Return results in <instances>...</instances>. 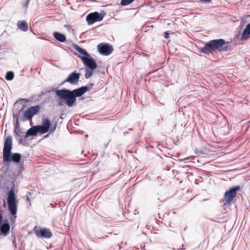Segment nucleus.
<instances>
[{"label":"nucleus","instance_id":"nucleus-32","mask_svg":"<svg viewBox=\"0 0 250 250\" xmlns=\"http://www.w3.org/2000/svg\"><path fill=\"white\" fill-rule=\"evenodd\" d=\"M48 136V134L46 135V136H45V138L47 137Z\"/></svg>","mask_w":250,"mask_h":250},{"label":"nucleus","instance_id":"nucleus-22","mask_svg":"<svg viewBox=\"0 0 250 250\" xmlns=\"http://www.w3.org/2000/svg\"><path fill=\"white\" fill-rule=\"evenodd\" d=\"M134 0H122L121 2V4L122 5L125 6L128 4H129L132 2H133Z\"/></svg>","mask_w":250,"mask_h":250},{"label":"nucleus","instance_id":"nucleus-1","mask_svg":"<svg viewBox=\"0 0 250 250\" xmlns=\"http://www.w3.org/2000/svg\"><path fill=\"white\" fill-rule=\"evenodd\" d=\"M88 87L87 86H82L73 90L66 88L59 90L53 88L47 91V92H55L56 95L60 99L64 100L65 104L70 107L76 104V97L82 96L88 90Z\"/></svg>","mask_w":250,"mask_h":250},{"label":"nucleus","instance_id":"nucleus-23","mask_svg":"<svg viewBox=\"0 0 250 250\" xmlns=\"http://www.w3.org/2000/svg\"><path fill=\"white\" fill-rule=\"evenodd\" d=\"M30 0H25L22 2V7L25 9H27Z\"/></svg>","mask_w":250,"mask_h":250},{"label":"nucleus","instance_id":"nucleus-27","mask_svg":"<svg viewBox=\"0 0 250 250\" xmlns=\"http://www.w3.org/2000/svg\"><path fill=\"white\" fill-rule=\"evenodd\" d=\"M24 167H23V166L22 164H20V170L21 171H22Z\"/></svg>","mask_w":250,"mask_h":250},{"label":"nucleus","instance_id":"nucleus-7","mask_svg":"<svg viewBox=\"0 0 250 250\" xmlns=\"http://www.w3.org/2000/svg\"><path fill=\"white\" fill-rule=\"evenodd\" d=\"M240 188L239 186H234L229 188V189L225 192L224 194V200L227 204H229L235 197L237 191Z\"/></svg>","mask_w":250,"mask_h":250},{"label":"nucleus","instance_id":"nucleus-33","mask_svg":"<svg viewBox=\"0 0 250 250\" xmlns=\"http://www.w3.org/2000/svg\"><path fill=\"white\" fill-rule=\"evenodd\" d=\"M62 104L61 103H59V105H61Z\"/></svg>","mask_w":250,"mask_h":250},{"label":"nucleus","instance_id":"nucleus-26","mask_svg":"<svg viewBox=\"0 0 250 250\" xmlns=\"http://www.w3.org/2000/svg\"><path fill=\"white\" fill-rule=\"evenodd\" d=\"M12 243L14 245V247L16 248L17 247V243H16V240L15 236H14V239L12 241Z\"/></svg>","mask_w":250,"mask_h":250},{"label":"nucleus","instance_id":"nucleus-10","mask_svg":"<svg viewBox=\"0 0 250 250\" xmlns=\"http://www.w3.org/2000/svg\"><path fill=\"white\" fill-rule=\"evenodd\" d=\"M99 52L104 55H109L110 54L113 49L111 45L108 43H102L99 44L98 46Z\"/></svg>","mask_w":250,"mask_h":250},{"label":"nucleus","instance_id":"nucleus-14","mask_svg":"<svg viewBox=\"0 0 250 250\" xmlns=\"http://www.w3.org/2000/svg\"><path fill=\"white\" fill-rule=\"evenodd\" d=\"M18 27L21 30L25 32L28 30V23L25 21H19L17 23Z\"/></svg>","mask_w":250,"mask_h":250},{"label":"nucleus","instance_id":"nucleus-30","mask_svg":"<svg viewBox=\"0 0 250 250\" xmlns=\"http://www.w3.org/2000/svg\"><path fill=\"white\" fill-rule=\"evenodd\" d=\"M93 85V84H92V83H90V84H89L90 87H92Z\"/></svg>","mask_w":250,"mask_h":250},{"label":"nucleus","instance_id":"nucleus-8","mask_svg":"<svg viewBox=\"0 0 250 250\" xmlns=\"http://www.w3.org/2000/svg\"><path fill=\"white\" fill-rule=\"evenodd\" d=\"M104 15L99 13L98 12L91 13L87 15L86 20L89 25H91L97 21L103 20Z\"/></svg>","mask_w":250,"mask_h":250},{"label":"nucleus","instance_id":"nucleus-11","mask_svg":"<svg viewBox=\"0 0 250 250\" xmlns=\"http://www.w3.org/2000/svg\"><path fill=\"white\" fill-rule=\"evenodd\" d=\"M36 126L38 130V132L42 134L48 131L50 126V122L48 119L44 118L42 119V125Z\"/></svg>","mask_w":250,"mask_h":250},{"label":"nucleus","instance_id":"nucleus-4","mask_svg":"<svg viewBox=\"0 0 250 250\" xmlns=\"http://www.w3.org/2000/svg\"><path fill=\"white\" fill-rule=\"evenodd\" d=\"M8 210L11 213L10 220L11 224H14L17 218V205L15 191L13 188H12L8 193L7 199ZM13 225V224H12Z\"/></svg>","mask_w":250,"mask_h":250},{"label":"nucleus","instance_id":"nucleus-12","mask_svg":"<svg viewBox=\"0 0 250 250\" xmlns=\"http://www.w3.org/2000/svg\"><path fill=\"white\" fill-rule=\"evenodd\" d=\"M80 75V73L74 71L68 76L67 79L62 83V84L65 83H69L72 84H76L79 81Z\"/></svg>","mask_w":250,"mask_h":250},{"label":"nucleus","instance_id":"nucleus-5","mask_svg":"<svg viewBox=\"0 0 250 250\" xmlns=\"http://www.w3.org/2000/svg\"><path fill=\"white\" fill-rule=\"evenodd\" d=\"M40 110L39 105L33 106L29 107L23 112L22 118H21L20 120L22 122L29 120L37 114Z\"/></svg>","mask_w":250,"mask_h":250},{"label":"nucleus","instance_id":"nucleus-3","mask_svg":"<svg viewBox=\"0 0 250 250\" xmlns=\"http://www.w3.org/2000/svg\"><path fill=\"white\" fill-rule=\"evenodd\" d=\"M12 137L11 136H7L4 140V146L3 149V161L5 162H13L15 163H19L21 159V155L18 153H12Z\"/></svg>","mask_w":250,"mask_h":250},{"label":"nucleus","instance_id":"nucleus-16","mask_svg":"<svg viewBox=\"0 0 250 250\" xmlns=\"http://www.w3.org/2000/svg\"><path fill=\"white\" fill-rule=\"evenodd\" d=\"M21 111H19L18 113L16 114L15 115H14V118H15L16 120V123L14 124V126H15V129H16L17 128H20L19 127L20 124H19V121L20 120L21 118H22V116H21Z\"/></svg>","mask_w":250,"mask_h":250},{"label":"nucleus","instance_id":"nucleus-2","mask_svg":"<svg viewBox=\"0 0 250 250\" xmlns=\"http://www.w3.org/2000/svg\"><path fill=\"white\" fill-rule=\"evenodd\" d=\"M230 48L228 42L224 39H216L207 42L203 47L200 49L199 52L208 55L216 51H228Z\"/></svg>","mask_w":250,"mask_h":250},{"label":"nucleus","instance_id":"nucleus-31","mask_svg":"<svg viewBox=\"0 0 250 250\" xmlns=\"http://www.w3.org/2000/svg\"><path fill=\"white\" fill-rule=\"evenodd\" d=\"M55 128H56V125H55V126H54V128H53V129H52V131H53L55 129Z\"/></svg>","mask_w":250,"mask_h":250},{"label":"nucleus","instance_id":"nucleus-29","mask_svg":"<svg viewBox=\"0 0 250 250\" xmlns=\"http://www.w3.org/2000/svg\"><path fill=\"white\" fill-rule=\"evenodd\" d=\"M22 141V139H20L19 140V143L21 144V143Z\"/></svg>","mask_w":250,"mask_h":250},{"label":"nucleus","instance_id":"nucleus-20","mask_svg":"<svg viewBox=\"0 0 250 250\" xmlns=\"http://www.w3.org/2000/svg\"><path fill=\"white\" fill-rule=\"evenodd\" d=\"M14 77V73L12 71H8L6 73L5 79L8 81H11Z\"/></svg>","mask_w":250,"mask_h":250},{"label":"nucleus","instance_id":"nucleus-24","mask_svg":"<svg viewBox=\"0 0 250 250\" xmlns=\"http://www.w3.org/2000/svg\"><path fill=\"white\" fill-rule=\"evenodd\" d=\"M201 3H208L211 2V0H199Z\"/></svg>","mask_w":250,"mask_h":250},{"label":"nucleus","instance_id":"nucleus-13","mask_svg":"<svg viewBox=\"0 0 250 250\" xmlns=\"http://www.w3.org/2000/svg\"><path fill=\"white\" fill-rule=\"evenodd\" d=\"M38 130L36 127V126H33L30 128L26 132L25 136H24V139L28 138L30 136H35L37 135L38 133Z\"/></svg>","mask_w":250,"mask_h":250},{"label":"nucleus","instance_id":"nucleus-9","mask_svg":"<svg viewBox=\"0 0 250 250\" xmlns=\"http://www.w3.org/2000/svg\"><path fill=\"white\" fill-rule=\"evenodd\" d=\"M81 58L84 65L87 66L86 68L95 69L97 67V64L95 60L89 55L88 56H79Z\"/></svg>","mask_w":250,"mask_h":250},{"label":"nucleus","instance_id":"nucleus-6","mask_svg":"<svg viewBox=\"0 0 250 250\" xmlns=\"http://www.w3.org/2000/svg\"><path fill=\"white\" fill-rule=\"evenodd\" d=\"M33 231L37 237L39 238H43L45 239L50 238L52 236V233L50 230L48 228L42 229L35 226L33 229Z\"/></svg>","mask_w":250,"mask_h":250},{"label":"nucleus","instance_id":"nucleus-15","mask_svg":"<svg viewBox=\"0 0 250 250\" xmlns=\"http://www.w3.org/2000/svg\"><path fill=\"white\" fill-rule=\"evenodd\" d=\"M53 37L56 40L62 42H64L66 41L65 36L57 32L53 33Z\"/></svg>","mask_w":250,"mask_h":250},{"label":"nucleus","instance_id":"nucleus-18","mask_svg":"<svg viewBox=\"0 0 250 250\" xmlns=\"http://www.w3.org/2000/svg\"><path fill=\"white\" fill-rule=\"evenodd\" d=\"M74 48L80 54L83 55V56H88L89 55L87 51H86L84 49H83L82 48L80 47L78 45H74Z\"/></svg>","mask_w":250,"mask_h":250},{"label":"nucleus","instance_id":"nucleus-25","mask_svg":"<svg viewBox=\"0 0 250 250\" xmlns=\"http://www.w3.org/2000/svg\"><path fill=\"white\" fill-rule=\"evenodd\" d=\"M164 37L166 39H168L169 37V33L168 32H165L164 34Z\"/></svg>","mask_w":250,"mask_h":250},{"label":"nucleus","instance_id":"nucleus-28","mask_svg":"<svg viewBox=\"0 0 250 250\" xmlns=\"http://www.w3.org/2000/svg\"><path fill=\"white\" fill-rule=\"evenodd\" d=\"M26 201H28V202L30 201V199H29V197L28 196L26 197Z\"/></svg>","mask_w":250,"mask_h":250},{"label":"nucleus","instance_id":"nucleus-19","mask_svg":"<svg viewBox=\"0 0 250 250\" xmlns=\"http://www.w3.org/2000/svg\"><path fill=\"white\" fill-rule=\"evenodd\" d=\"M94 69H91L89 68H85V74L84 77L85 79L90 78L93 74Z\"/></svg>","mask_w":250,"mask_h":250},{"label":"nucleus","instance_id":"nucleus-21","mask_svg":"<svg viewBox=\"0 0 250 250\" xmlns=\"http://www.w3.org/2000/svg\"><path fill=\"white\" fill-rule=\"evenodd\" d=\"M14 132L16 135V137L21 138L23 136L22 135V134L23 132L21 131V128H17L16 129L14 130Z\"/></svg>","mask_w":250,"mask_h":250},{"label":"nucleus","instance_id":"nucleus-17","mask_svg":"<svg viewBox=\"0 0 250 250\" xmlns=\"http://www.w3.org/2000/svg\"><path fill=\"white\" fill-rule=\"evenodd\" d=\"M250 35V23L246 25V28L244 30L241 39H246Z\"/></svg>","mask_w":250,"mask_h":250}]
</instances>
